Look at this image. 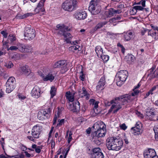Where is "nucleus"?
I'll list each match as a JSON object with an SVG mask.
<instances>
[{
  "instance_id": "61",
  "label": "nucleus",
  "mask_w": 158,
  "mask_h": 158,
  "mask_svg": "<svg viewBox=\"0 0 158 158\" xmlns=\"http://www.w3.org/2000/svg\"><path fill=\"white\" fill-rule=\"evenodd\" d=\"M51 148H54L55 146V142L53 140H52L51 141Z\"/></svg>"
},
{
  "instance_id": "7",
  "label": "nucleus",
  "mask_w": 158,
  "mask_h": 158,
  "mask_svg": "<svg viewBox=\"0 0 158 158\" xmlns=\"http://www.w3.org/2000/svg\"><path fill=\"white\" fill-rule=\"evenodd\" d=\"M67 64L65 60H61L56 62L53 65L54 68H61L60 72L61 73H65L68 70Z\"/></svg>"
},
{
  "instance_id": "15",
  "label": "nucleus",
  "mask_w": 158,
  "mask_h": 158,
  "mask_svg": "<svg viewBox=\"0 0 158 158\" xmlns=\"http://www.w3.org/2000/svg\"><path fill=\"white\" fill-rule=\"evenodd\" d=\"M106 82L105 78L103 76L102 77L98 83L97 85L96 86V88L97 90H102L103 89L106 84Z\"/></svg>"
},
{
  "instance_id": "26",
  "label": "nucleus",
  "mask_w": 158,
  "mask_h": 158,
  "mask_svg": "<svg viewBox=\"0 0 158 158\" xmlns=\"http://www.w3.org/2000/svg\"><path fill=\"white\" fill-rule=\"evenodd\" d=\"M95 51L98 57H100L103 54L102 49L99 46H98L96 47Z\"/></svg>"
},
{
  "instance_id": "63",
  "label": "nucleus",
  "mask_w": 158,
  "mask_h": 158,
  "mask_svg": "<svg viewBox=\"0 0 158 158\" xmlns=\"http://www.w3.org/2000/svg\"><path fill=\"white\" fill-rule=\"evenodd\" d=\"M124 82H122L121 81L119 80L117 82V85L118 86H120Z\"/></svg>"
},
{
  "instance_id": "24",
  "label": "nucleus",
  "mask_w": 158,
  "mask_h": 158,
  "mask_svg": "<svg viewBox=\"0 0 158 158\" xmlns=\"http://www.w3.org/2000/svg\"><path fill=\"white\" fill-rule=\"evenodd\" d=\"M107 23V22L106 21L100 22L94 27V30L96 31L98 29H100Z\"/></svg>"
},
{
  "instance_id": "35",
  "label": "nucleus",
  "mask_w": 158,
  "mask_h": 158,
  "mask_svg": "<svg viewBox=\"0 0 158 158\" xmlns=\"http://www.w3.org/2000/svg\"><path fill=\"white\" fill-rule=\"evenodd\" d=\"M113 103H114V104L112 106L110 109L109 110H112L113 109H115L117 108L118 107V106H121L120 103L118 102H114Z\"/></svg>"
},
{
  "instance_id": "22",
  "label": "nucleus",
  "mask_w": 158,
  "mask_h": 158,
  "mask_svg": "<svg viewBox=\"0 0 158 158\" xmlns=\"http://www.w3.org/2000/svg\"><path fill=\"white\" fill-rule=\"evenodd\" d=\"M155 67H152L149 70V73L148 75H150L152 78L157 77H158V72L155 71Z\"/></svg>"
},
{
  "instance_id": "10",
  "label": "nucleus",
  "mask_w": 158,
  "mask_h": 158,
  "mask_svg": "<svg viewBox=\"0 0 158 158\" xmlns=\"http://www.w3.org/2000/svg\"><path fill=\"white\" fill-rule=\"evenodd\" d=\"M92 158H104V156L99 148H96L92 149L90 153Z\"/></svg>"
},
{
  "instance_id": "31",
  "label": "nucleus",
  "mask_w": 158,
  "mask_h": 158,
  "mask_svg": "<svg viewBox=\"0 0 158 158\" xmlns=\"http://www.w3.org/2000/svg\"><path fill=\"white\" fill-rule=\"evenodd\" d=\"M91 102V103H92L93 105L94 106V111L95 112V110H97V109L98 107V102L92 99L90 100Z\"/></svg>"
},
{
  "instance_id": "13",
  "label": "nucleus",
  "mask_w": 158,
  "mask_h": 158,
  "mask_svg": "<svg viewBox=\"0 0 158 158\" xmlns=\"http://www.w3.org/2000/svg\"><path fill=\"white\" fill-rule=\"evenodd\" d=\"M80 104L79 102L77 100L74 101L72 104H70L69 108L73 112H77L80 110Z\"/></svg>"
},
{
  "instance_id": "39",
  "label": "nucleus",
  "mask_w": 158,
  "mask_h": 158,
  "mask_svg": "<svg viewBox=\"0 0 158 158\" xmlns=\"http://www.w3.org/2000/svg\"><path fill=\"white\" fill-rule=\"evenodd\" d=\"M114 9L110 8L109 9L108 11V16L110 17L113 16L114 14Z\"/></svg>"
},
{
  "instance_id": "56",
  "label": "nucleus",
  "mask_w": 158,
  "mask_h": 158,
  "mask_svg": "<svg viewBox=\"0 0 158 158\" xmlns=\"http://www.w3.org/2000/svg\"><path fill=\"white\" fill-rule=\"evenodd\" d=\"M155 134L158 133V126H155L153 128Z\"/></svg>"
},
{
  "instance_id": "59",
  "label": "nucleus",
  "mask_w": 158,
  "mask_h": 158,
  "mask_svg": "<svg viewBox=\"0 0 158 158\" xmlns=\"http://www.w3.org/2000/svg\"><path fill=\"white\" fill-rule=\"evenodd\" d=\"M20 147L21 150L23 151H25L27 149V148L23 145H22Z\"/></svg>"
},
{
  "instance_id": "1",
  "label": "nucleus",
  "mask_w": 158,
  "mask_h": 158,
  "mask_svg": "<svg viewBox=\"0 0 158 158\" xmlns=\"http://www.w3.org/2000/svg\"><path fill=\"white\" fill-rule=\"evenodd\" d=\"M56 27L57 29L56 30L58 34L60 35V36L63 35L65 41L67 43H70L73 45L69 48V51L75 53H77L79 51L81 50V47L78 44L77 41H71L72 36L70 33L67 32L70 30V29L68 26L63 24H59L57 25Z\"/></svg>"
},
{
  "instance_id": "20",
  "label": "nucleus",
  "mask_w": 158,
  "mask_h": 158,
  "mask_svg": "<svg viewBox=\"0 0 158 158\" xmlns=\"http://www.w3.org/2000/svg\"><path fill=\"white\" fill-rule=\"evenodd\" d=\"M97 131L94 133V135L98 137H101L105 136L106 133V129L96 130Z\"/></svg>"
},
{
  "instance_id": "16",
  "label": "nucleus",
  "mask_w": 158,
  "mask_h": 158,
  "mask_svg": "<svg viewBox=\"0 0 158 158\" xmlns=\"http://www.w3.org/2000/svg\"><path fill=\"white\" fill-rule=\"evenodd\" d=\"M46 0H41L39 3L37 7L35 10V12L36 13L40 12H43L45 11L44 8V2Z\"/></svg>"
},
{
  "instance_id": "14",
  "label": "nucleus",
  "mask_w": 158,
  "mask_h": 158,
  "mask_svg": "<svg viewBox=\"0 0 158 158\" xmlns=\"http://www.w3.org/2000/svg\"><path fill=\"white\" fill-rule=\"evenodd\" d=\"M97 4L95 1L92 0L90 3V6L89 7V10L91 11L93 14L96 15L100 12L98 10H95Z\"/></svg>"
},
{
  "instance_id": "21",
  "label": "nucleus",
  "mask_w": 158,
  "mask_h": 158,
  "mask_svg": "<svg viewBox=\"0 0 158 158\" xmlns=\"http://www.w3.org/2000/svg\"><path fill=\"white\" fill-rule=\"evenodd\" d=\"M87 14L85 11L81 12H77L75 14L76 18L78 20L84 19L86 18Z\"/></svg>"
},
{
  "instance_id": "53",
  "label": "nucleus",
  "mask_w": 158,
  "mask_h": 158,
  "mask_svg": "<svg viewBox=\"0 0 158 158\" xmlns=\"http://www.w3.org/2000/svg\"><path fill=\"white\" fill-rule=\"evenodd\" d=\"M109 22L111 23H115L117 22L114 17L110 19L109 20Z\"/></svg>"
},
{
  "instance_id": "45",
  "label": "nucleus",
  "mask_w": 158,
  "mask_h": 158,
  "mask_svg": "<svg viewBox=\"0 0 158 158\" xmlns=\"http://www.w3.org/2000/svg\"><path fill=\"white\" fill-rule=\"evenodd\" d=\"M25 52H30L32 50L31 47L28 45H26Z\"/></svg>"
},
{
  "instance_id": "32",
  "label": "nucleus",
  "mask_w": 158,
  "mask_h": 158,
  "mask_svg": "<svg viewBox=\"0 0 158 158\" xmlns=\"http://www.w3.org/2000/svg\"><path fill=\"white\" fill-rule=\"evenodd\" d=\"M56 89L54 86H52L51 87L50 91L51 98H52L56 95Z\"/></svg>"
},
{
  "instance_id": "3",
  "label": "nucleus",
  "mask_w": 158,
  "mask_h": 158,
  "mask_svg": "<svg viewBox=\"0 0 158 158\" xmlns=\"http://www.w3.org/2000/svg\"><path fill=\"white\" fill-rule=\"evenodd\" d=\"M51 115L50 108L44 109L40 110L38 113L37 118L40 120H44L50 118Z\"/></svg>"
},
{
  "instance_id": "34",
  "label": "nucleus",
  "mask_w": 158,
  "mask_h": 158,
  "mask_svg": "<svg viewBox=\"0 0 158 158\" xmlns=\"http://www.w3.org/2000/svg\"><path fill=\"white\" fill-rule=\"evenodd\" d=\"M22 56V54H17L14 55L12 57V58L16 60H20Z\"/></svg>"
},
{
  "instance_id": "28",
  "label": "nucleus",
  "mask_w": 158,
  "mask_h": 158,
  "mask_svg": "<svg viewBox=\"0 0 158 158\" xmlns=\"http://www.w3.org/2000/svg\"><path fill=\"white\" fill-rule=\"evenodd\" d=\"M22 71L24 73L27 74L30 73V70L28 66L24 65L21 67Z\"/></svg>"
},
{
  "instance_id": "43",
  "label": "nucleus",
  "mask_w": 158,
  "mask_h": 158,
  "mask_svg": "<svg viewBox=\"0 0 158 158\" xmlns=\"http://www.w3.org/2000/svg\"><path fill=\"white\" fill-rule=\"evenodd\" d=\"M85 75L84 74L83 71H81L80 73L79 78L81 81H83L85 80Z\"/></svg>"
},
{
  "instance_id": "60",
  "label": "nucleus",
  "mask_w": 158,
  "mask_h": 158,
  "mask_svg": "<svg viewBox=\"0 0 158 158\" xmlns=\"http://www.w3.org/2000/svg\"><path fill=\"white\" fill-rule=\"evenodd\" d=\"M145 2L146 1L145 0H142L141 1V4L143 7L145 6Z\"/></svg>"
},
{
  "instance_id": "50",
  "label": "nucleus",
  "mask_w": 158,
  "mask_h": 158,
  "mask_svg": "<svg viewBox=\"0 0 158 158\" xmlns=\"http://www.w3.org/2000/svg\"><path fill=\"white\" fill-rule=\"evenodd\" d=\"M117 7L120 9L123 8L124 7V5L123 2H121L119 3V4L117 6Z\"/></svg>"
},
{
  "instance_id": "36",
  "label": "nucleus",
  "mask_w": 158,
  "mask_h": 158,
  "mask_svg": "<svg viewBox=\"0 0 158 158\" xmlns=\"http://www.w3.org/2000/svg\"><path fill=\"white\" fill-rule=\"evenodd\" d=\"M134 14H136L137 12V10H144V8L143 7L140 6H134Z\"/></svg>"
},
{
  "instance_id": "9",
  "label": "nucleus",
  "mask_w": 158,
  "mask_h": 158,
  "mask_svg": "<svg viewBox=\"0 0 158 158\" xmlns=\"http://www.w3.org/2000/svg\"><path fill=\"white\" fill-rule=\"evenodd\" d=\"M35 31L32 28L27 27L25 28L24 34L25 39L27 40H31L35 37Z\"/></svg>"
},
{
  "instance_id": "12",
  "label": "nucleus",
  "mask_w": 158,
  "mask_h": 158,
  "mask_svg": "<svg viewBox=\"0 0 158 158\" xmlns=\"http://www.w3.org/2000/svg\"><path fill=\"white\" fill-rule=\"evenodd\" d=\"M128 72L125 70H121L117 73V75L118 76L119 80L121 81L122 82H124L127 77Z\"/></svg>"
},
{
  "instance_id": "4",
  "label": "nucleus",
  "mask_w": 158,
  "mask_h": 158,
  "mask_svg": "<svg viewBox=\"0 0 158 158\" xmlns=\"http://www.w3.org/2000/svg\"><path fill=\"white\" fill-rule=\"evenodd\" d=\"M41 128V127L39 125L34 126L31 130L32 136H27V138L30 140L34 142L35 139H38L39 138L40 130Z\"/></svg>"
},
{
  "instance_id": "6",
  "label": "nucleus",
  "mask_w": 158,
  "mask_h": 158,
  "mask_svg": "<svg viewBox=\"0 0 158 158\" xmlns=\"http://www.w3.org/2000/svg\"><path fill=\"white\" fill-rule=\"evenodd\" d=\"M15 79L13 77H11L8 79L5 85L6 93H10L15 88Z\"/></svg>"
},
{
  "instance_id": "42",
  "label": "nucleus",
  "mask_w": 158,
  "mask_h": 158,
  "mask_svg": "<svg viewBox=\"0 0 158 158\" xmlns=\"http://www.w3.org/2000/svg\"><path fill=\"white\" fill-rule=\"evenodd\" d=\"M136 131H137V130L135 129L134 127H132L131 128V131L134 135H139L141 133L140 131H139V133H138Z\"/></svg>"
},
{
  "instance_id": "11",
  "label": "nucleus",
  "mask_w": 158,
  "mask_h": 158,
  "mask_svg": "<svg viewBox=\"0 0 158 158\" xmlns=\"http://www.w3.org/2000/svg\"><path fill=\"white\" fill-rule=\"evenodd\" d=\"M144 158H153L157 156L154 149L149 148L145 150L143 153Z\"/></svg>"
},
{
  "instance_id": "30",
  "label": "nucleus",
  "mask_w": 158,
  "mask_h": 158,
  "mask_svg": "<svg viewBox=\"0 0 158 158\" xmlns=\"http://www.w3.org/2000/svg\"><path fill=\"white\" fill-rule=\"evenodd\" d=\"M134 127L135 129L137 130V132L139 133V131H140L142 127V124L140 122H137L135 124V127Z\"/></svg>"
},
{
  "instance_id": "49",
  "label": "nucleus",
  "mask_w": 158,
  "mask_h": 158,
  "mask_svg": "<svg viewBox=\"0 0 158 158\" xmlns=\"http://www.w3.org/2000/svg\"><path fill=\"white\" fill-rule=\"evenodd\" d=\"M9 38L10 40V42L11 43L15 40L16 39L15 37L13 35H11V36L10 35Z\"/></svg>"
},
{
  "instance_id": "58",
  "label": "nucleus",
  "mask_w": 158,
  "mask_h": 158,
  "mask_svg": "<svg viewBox=\"0 0 158 158\" xmlns=\"http://www.w3.org/2000/svg\"><path fill=\"white\" fill-rule=\"evenodd\" d=\"M64 122V120L63 119H61L60 120L59 123L57 124V126H61L62 125Z\"/></svg>"
},
{
  "instance_id": "51",
  "label": "nucleus",
  "mask_w": 158,
  "mask_h": 158,
  "mask_svg": "<svg viewBox=\"0 0 158 158\" xmlns=\"http://www.w3.org/2000/svg\"><path fill=\"white\" fill-rule=\"evenodd\" d=\"M18 49V47H17L15 46H11L10 48L9 49L13 51V50H16L17 49Z\"/></svg>"
},
{
  "instance_id": "52",
  "label": "nucleus",
  "mask_w": 158,
  "mask_h": 158,
  "mask_svg": "<svg viewBox=\"0 0 158 158\" xmlns=\"http://www.w3.org/2000/svg\"><path fill=\"white\" fill-rule=\"evenodd\" d=\"M1 33L3 35L4 38H6L7 37L8 34L6 31H3L1 32Z\"/></svg>"
},
{
  "instance_id": "64",
  "label": "nucleus",
  "mask_w": 158,
  "mask_h": 158,
  "mask_svg": "<svg viewBox=\"0 0 158 158\" xmlns=\"http://www.w3.org/2000/svg\"><path fill=\"white\" fill-rule=\"evenodd\" d=\"M114 14H120L122 12L120 10H115L114 9Z\"/></svg>"
},
{
  "instance_id": "23",
  "label": "nucleus",
  "mask_w": 158,
  "mask_h": 158,
  "mask_svg": "<svg viewBox=\"0 0 158 158\" xmlns=\"http://www.w3.org/2000/svg\"><path fill=\"white\" fill-rule=\"evenodd\" d=\"M79 95L80 97H83L86 96V98L88 99L89 97V94H88L85 88L84 87L82 88L81 91L79 92Z\"/></svg>"
},
{
  "instance_id": "37",
  "label": "nucleus",
  "mask_w": 158,
  "mask_h": 158,
  "mask_svg": "<svg viewBox=\"0 0 158 158\" xmlns=\"http://www.w3.org/2000/svg\"><path fill=\"white\" fill-rule=\"evenodd\" d=\"M34 14L32 13H27L23 15H21L19 16V18L20 19H23L25 18L30 16H32Z\"/></svg>"
},
{
  "instance_id": "38",
  "label": "nucleus",
  "mask_w": 158,
  "mask_h": 158,
  "mask_svg": "<svg viewBox=\"0 0 158 158\" xmlns=\"http://www.w3.org/2000/svg\"><path fill=\"white\" fill-rule=\"evenodd\" d=\"M60 113V112L59 110L58 109V112L57 113V114H55V116L53 120V125H55L56 124L57 118L59 117V114Z\"/></svg>"
},
{
  "instance_id": "29",
  "label": "nucleus",
  "mask_w": 158,
  "mask_h": 158,
  "mask_svg": "<svg viewBox=\"0 0 158 158\" xmlns=\"http://www.w3.org/2000/svg\"><path fill=\"white\" fill-rule=\"evenodd\" d=\"M32 148L35 149L36 153H39L41 152V150L42 148V147L40 146H37L36 144H34L32 145Z\"/></svg>"
},
{
  "instance_id": "44",
  "label": "nucleus",
  "mask_w": 158,
  "mask_h": 158,
  "mask_svg": "<svg viewBox=\"0 0 158 158\" xmlns=\"http://www.w3.org/2000/svg\"><path fill=\"white\" fill-rule=\"evenodd\" d=\"M4 65L8 68H10L13 67L14 65L11 61H9L5 63Z\"/></svg>"
},
{
  "instance_id": "48",
  "label": "nucleus",
  "mask_w": 158,
  "mask_h": 158,
  "mask_svg": "<svg viewBox=\"0 0 158 158\" xmlns=\"http://www.w3.org/2000/svg\"><path fill=\"white\" fill-rule=\"evenodd\" d=\"M114 100H112L111 102H109L107 101H105V104L106 106H110L111 104H113L114 102Z\"/></svg>"
},
{
  "instance_id": "41",
  "label": "nucleus",
  "mask_w": 158,
  "mask_h": 158,
  "mask_svg": "<svg viewBox=\"0 0 158 158\" xmlns=\"http://www.w3.org/2000/svg\"><path fill=\"white\" fill-rule=\"evenodd\" d=\"M26 45L20 44L18 46V49L21 52H25Z\"/></svg>"
},
{
  "instance_id": "8",
  "label": "nucleus",
  "mask_w": 158,
  "mask_h": 158,
  "mask_svg": "<svg viewBox=\"0 0 158 158\" xmlns=\"http://www.w3.org/2000/svg\"><path fill=\"white\" fill-rule=\"evenodd\" d=\"M75 1L72 0H67L62 4V8L65 10L71 11L76 7Z\"/></svg>"
},
{
  "instance_id": "19",
  "label": "nucleus",
  "mask_w": 158,
  "mask_h": 158,
  "mask_svg": "<svg viewBox=\"0 0 158 158\" xmlns=\"http://www.w3.org/2000/svg\"><path fill=\"white\" fill-rule=\"evenodd\" d=\"M106 125L102 121L98 122L95 123L93 126V127L95 130L106 129Z\"/></svg>"
},
{
  "instance_id": "47",
  "label": "nucleus",
  "mask_w": 158,
  "mask_h": 158,
  "mask_svg": "<svg viewBox=\"0 0 158 158\" xmlns=\"http://www.w3.org/2000/svg\"><path fill=\"white\" fill-rule=\"evenodd\" d=\"M128 58L129 61L133 62L134 60V57L131 54H130L128 56Z\"/></svg>"
},
{
  "instance_id": "5",
  "label": "nucleus",
  "mask_w": 158,
  "mask_h": 158,
  "mask_svg": "<svg viewBox=\"0 0 158 158\" xmlns=\"http://www.w3.org/2000/svg\"><path fill=\"white\" fill-rule=\"evenodd\" d=\"M139 93V90H135L134 92L130 94H125L119 97L116 98H115V100H120L121 97L122 99L123 98V100H125L127 102H130L132 101L137 98V95Z\"/></svg>"
},
{
  "instance_id": "55",
  "label": "nucleus",
  "mask_w": 158,
  "mask_h": 158,
  "mask_svg": "<svg viewBox=\"0 0 158 158\" xmlns=\"http://www.w3.org/2000/svg\"><path fill=\"white\" fill-rule=\"evenodd\" d=\"M120 127L122 129H123L124 130H125L127 128V127L125 123H123L122 124L120 125Z\"/></svg>"
},
{
  "instance_id": "17",
  "label": "nucleus",
  "mask_w": 158,
  "mask_h": 158,
  "mask_svg": "<svg viewBox=\"0 0 158 158\" xmlns=\"http://www.w3.org/2000/svg\"><path fill=\"white\" fill-rule=\"evenodd\" d=\"M31 96H34L35 98H38L40 94V88L35 85L31 93Z\"/></svg>"
},
{
  "instance_id": "18",
  "label": "nucleus",
  "mask_w": 158,
  "mask_h": 158,
  "mask_svg": "<svg viewBox=\"0 0 158 158\" xmlns=\"http://www.w3.org/2000/svg\"><path fill=\"white\" fill-rule=\"evenodd\" d=\"M41 76L42 78L43 81H50L52 82L54 79V76L51 73H49L46 75L42 74Z\"/></svg>"
},
{
  "instance_id": "46",
  "label": "nucleus",
  "mask_w": 158,
  "mask_h": 158,
  "mask_svg": "<svg viewBox=\"0 0 158 158\" xmlns=\"http://www.w3.org/2000/svg\"><path fill=\"white\" fill-rule=\"evenodd\" d=\"M150 35L153 38H154L156 40L158 39V35H156V32L152 33Z\"/></svg>"
},
{
  "instance_id": "25",
  "label": "nucleus",
  "mask_w": 158,
  "mask_h": 158,
  "mask_svg": "<svg viewBox=\"0 0 158 158\" xmlns=\"http://www.w3.org/2000/svg\"><path fill=\"white\" fill-rule=\"evenodd\" d=\"M65 96L66 99L69 101L73 102L74 101V96L70 91H68L66 92Z\"/></svg>"
},
{
  "instance_id": "54",
  "label": "nucleus",
  "mask_w": 158,
  "mask_h": 158,
  "mask_svg": "<svg viewBox=\"0 0 158 158\" xmlns=\"http://www.w3.org/2000/svg\"><path fill=\"white\" fill-rule=\"evenodd\" d=\"M72 134L73 133L71 131H67L66 132V137H67L68 135L69 136H72Z\"/></svg>"
},
{
  "instance_id": "57",
  "label": "nucleus",
  "mask_w": 158,
  "mask_h": 158,
  "mask_svg": "<svg viewBox=\"0 0 158 158\" xmlns=\"http://www.w3.org/2000/svg\"><path fill=\"white\" fill-rule=\"evenodd\" d=\"M122 108L121 106H118V107L115 109L113 111L114 113H116L117 111H118V110L121 109Z\"/></svg>"
},
{
  "instance_id": "33",
  "label": "nucleus",
  "mask_w": 158,
  "mask_h": 158,
  "mask_svg": "<svg viewBox=\"0 0 158 158\" xmlns=\"http://www.w3.org/2000/svg\"><path fill=\"white\" fill-rule=\"evenodd\" d=\"M154 113L152 111H147L145 113L146 118L148 119H150L152 118V116L154 115Z\"/></svg>"
},
{
  "instance_id": "62",
  "label": "nucleus",
  "mask_w": 158,
  "mask_h": 158,
  "mask_svg": "<svg viewBox=\"0 0 158 158\" xmlns=\"http://www.w3.org/2000/svg\"><path fill=\"white\" fill-rule=\"evenodd\" d=\"M151 27L152 28L154 29V30H156L158 31V27L156 26H155L152 24L151 25Z\"/></svg>"
},
{
  "instance_id": "2",
  "label": "nucleus",
  "mask_w": 158,
  "mask_h": 158,
  "mask_svg": "<svg viewBox=\"0 0 158 158\" xmlns=\"http://www.w3.org/2000/svg\"><path fill=\"white\" fill-rule=\"evenodd\" d=\"M123 141L116 137H109L106 139V145L109 150L118 151L123 146Z\"/></svg>"
},
{
  "instance_id": "27",
  "label": "nucleus",
  "mask_w": 158,
  "mask_h": 158,
  "mask_svg": "<svg viewBox=\"0 0 158 158\" xmlns=\"http://www.w3.org/2000/svg\"><path fill=\"white\" fill-rule=\"evenodd\" d=\"M133 37V33L132 32H128L126 33L124 35V38L126 40L129 41Z\"/></svg>"
},
{
  "instance_id": "40",
  "label": "nucleus",
  "mask_w": 158,
  "mask_h": 158,
  "mask_svg": "<svg viewBox=\"0 0 158 158\" xmlns=\"http://www.w3.org/2000/svg\"><path fill=\"white\" fill-rule=\"evenodd\" d=\"M100 57L104 62H107L109 59V56L108 55H104L103 54Z\"/></svg>"
}]
</instances>
